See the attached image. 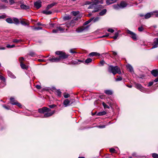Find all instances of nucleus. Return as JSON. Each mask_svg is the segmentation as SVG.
<instances>
[{"instance_id": "nucleus-42", "label": "nucleus", "mask_w": 158, "mask_h": 158, "mask_svg": "<svg viewBox=\"0 0 158 158\" xmlns=\"http://www.w3.org/2000/svg\"><path fill=\"white\" fill-rule=\"evenodd\" d=\"M15 47V45H10L9 44H8L6 45L7 48H12L13 47Z\"/></svg>"}, {"instance_id": "nucleus-29", "label": "nucleus", "mask_w": 158, "mask_h": 158, "mask_svg": "<svg viewBox=\"0 0 158 158\" xmlns=\"http://www.w3.org/2000/svg\"><path fill=\"white\" fill-rule=\"evenodd\" d=\"M92 61V59L89 58L87 59L85 61V63L86 64H88V63L91 62Z\"/></svg>"}, {"instance_id": "nucleus-48", "label": "nucleus", "mask_w": 158, "mask_h": 158, "mask_svg": "<svg viewBox=\"0 0 158 158\" xmlns=\"http://www.w3.org/2000/svg\"><path fill=\"white\" fill-rule=\"evenodd\" d=\"M10 99L11 102V104H12V103H15V102L16 101L15 100L14 98H11Z\"/></svg>"}, {"instance_id": "nucleus-52", "label": "nucleus", "mask_w": 158, "mask_h": 158, "mask_svg": "<svg viewBox=\"0 0 158 158\" xmlns=\"http://www.w3.org/2000/svg\"><path fill=\"white\" fill-rule=\"evenodd\" d=\"M110 152L111 153H114L115 152V150L113 148H111L110 149Z\"/></svg>"}, {"instance_id": "nucleus-54", "label": "nucleus", "mask_w": 158, "mask_h": 158, "mask_svg": "<svg viewBox=\"0 0 158 158\" xmlns=\"http://www.w3.org/2000/svg\"><path fill=\"white\" fill-rule=\"evenodd\" d=\"M107 31L112 33H113L114 31V30L112 29H109L107 30Z\"/></svg>"}, {"instance_id": "nucleus-22", "label": "nucleus", "mask_w": 158, "mask_h": 158, "mask_svg": "<svg viewBox=\"0 0 158 158\" xmlns=\"http://www.w3.org/2000/svg\"><path fill=\"white\" fill-rule=\"evenodd\" d=\"M100 54L96 52H92L89 53V56H99Z\"/></svg>"}, {"instance_id": "nucleus-7", "label": "nucleus", "mask_w": 158, "mask_h": 158, "mask_svg": "<svg viewBox=\"0 0 158 158\" xmlns=\"http://www.w3.org/2000/svg\"><path fill=\"white\" fill-rule=\"evenodd\" d=\"M135 87L143 92L145 91V89L140 84L136 83L135 84Z\"/></svg>"}, {"instance_id": "nucleus-23", "label": "nucleus", "mask_w": 158, "mask_h": 158, "mask_svg": "<svg viewBox=\"0 0 158 158\" xmlns=\"http://www.w3.org/2000/svg\"><path fill=\"white\" fill-rule=\"evenodd\" d=\"M127 67L128 69L131 72H133V69L132 67L129 64H128L127 65Z\"/></svg>"}, {"instance_id": "nucleus-5", "label": "nucleus", "mask_w": 158, "mask_h": 158, "mask_svg": "<svg viewBox=\"0 0 158 158\" xmlns=\"http://www.w3.org/2000/svg\"><path fill=\"white\" fill-rule=\"evenodd\" d=\"M89 27V26L86 27L82 26L77 28L76 31L78 33L84 31H87L88 30Z\"/></svg>"}, {"instance_id": "nucleus-63", "label": "nucleus", "mask_w": 158, "mask_h": 158, "mask_svg": "<svg viewBox=\"0 0 158 158\" xmlns=\"http://www.w3.org/2000/svg\"><path fill=\"white\" fill-rule=\"evenodd\" d=\"M154 81L155 82L158 81V77L154 80Z\"/></svg>"}, {"instance_id": "nucleus-8", "label": "nucleus", "mask_w": 158, "mask_h": 158, "mask_svg": "<svg viewBox=\"0 0 158 158\" xmlns=\"http://www.w3.org/2000/svg\"><path fill=\"white\" fill-rule=\"evenodd\" d=\"M42 2L40 0H38L34 3L35 6L37 9L40 8L41 6Z\"/></svg>"}, {"instance_id": "nucleus-60", "label": "nucleus", "mask_w": 158, "mask_h": 158, "mask_svg": "<svg viewBox=\"0 0 158 158\" xmlns=\"http://www.w3.org/2000/svg\"><path fill=\"white\" fill-rule=\"evenodd\" d=\"M98 127L100 128H103L105 127V125L99 126Z\"/></svg>"}, {"instance_id": "nucleus-26", "label": "nucleus", "mask_w": 158, "mask_h": 158, "mask_svg": "<svg viewBox=\"0 0 158 158\" xmlns=\"http://www.w3.org/2000/svg\"><path fill=\"white\" fill-rule=\"evenodd\" d=\"M72 18L71 16L69 15H67L64 16L63 17V19L64 20H67L71 19Z\"/></svg>"}, {"instance_id": "nucleus-14", "label": "nucleus", "mask_w": 158, "mask_h": 158, "mask_svg": "<svg viewBox=\"0 0 158 158\" xmlns=\"http://www.w3.org/2000/svg\"><path fill=\"white\" fill-rule=\"evenodd\" d=\"M20 7L21 9L24 10H28L30 8L29 6L28 5H26L23 4H22L20 5Z\"/></svg>"}, {"instance_id": "nucleus-34", "label": "nucleus", "mask_w": 158, "mask_h": 158, "mask_svg": "<svg viewBox=\"0 0 158 158\" xmlns=\"http://www.w3.org/2000/svg\"><path fill=\"white\" fill-rule=\"evenodd\" d=\"M113 8L115 9H119L120 8L119 5L117 4L116 5H114L113 6Z\"/></svg>"}, {"instance_id": "nucleus-59", "label": "nucleus", "mask_w": 158, "mask_h": 158, "mask_svg": "<svg viewBox=\"0 0 158 158\" xmlns=\"http://www.w3.org/2000/svg\"><path fill=\"white\" fill-rule=\"evenodd\" d=\"M153 82H150L148 85V86H150L153 84Z\"/></svg>"}, {"instance_id": "nucleus-13", "label": "nucleus", "mask_w": 158, "mask_h": 158, "mask_svg": "<svg viewBox=\"0 0 158 158\" xmlns=\"http://www.w3.org/2000/svg\"><path fill=\"white\" fill-rule=\"evenodd\" d=\"M151 73L155 77H156L158 75V70H153L151 71Z\"/></svg>"}, {"instance_id": "nucleus-6", "label": "nucleus", "mask_w": 158, "mask_h": 158, "mask_svg": "<svg viewBox=\"0 0 158 158\" xmlns=\"http://www.w3.org/2000/svg\"><path fill=\"white\" fill-rule=\"evenodd\" d=\"M127 33L131 35L130 37L134 40H137L136 35L135 34L129 30H127Z\"/></svg>"}, {"instance_id": "nucleus-17", "label": "nucleus", "mask_w": 158, "mask_h": 158, "mask_svg": "<svg viewBox=\"0 0 158 158\" xmlns=\"http://www.w3.org/2000/svg\"><path fill=\"white\" fill-rule=\"evenodd\" d=\"M20 66L22 69L27 70L28 68V66L26 65L23 63H21L20 64Z\"/></svg>"}, {"instance_id": "nucleus-58", "label": "nucleus", "mask_w": 158, "mask_h": 158, "mask_svg": "<svg viewBox=\"0 0 158 158\" xmlns=\"http://www.w3.org/2000/svg\"><path fill=\"white\" fill-rule=\"evenodd\" d=\"M9 1L10 5H12L15 3V2L14 0H9Z\"/></svg>"}, {"instance_id": "nucleus-47", "label": "nucleus", "mask_w": 158, "mask_h": 158, "mask_svg": "<svg viewBox=\"0 0 158 158\" xmlns=\"http://www.w3.org/2000/svg\"><path fill=\"white\" fill-rule=\"evenodd\" d=\"M6 17V16L5 14L2 15H0V19H4Z\"/></svg>"}, {"instance_id": "nucleus-20", "label": "nucleus", "mask_w": 158, "mask_h": 158, "mask_svg": "<svg viewBox=\"0 0 158 158\" xmlns=\"http://www.w3.org/2000/svg\"><path fill=\"white\" fill-rule=\"evenodd\" d=\"M106 11L107 10L106 9H104L100 12L99 15L101 16L103 15L106 14Z\"/></svg>"}, {"instance_id": "nucleus-39", "label": "nucleus", "mask_w": 158, "mask_h": 158, "mask_svg": "<svg viewBox=\"0 0 158 158\" xmlns=\"http://www.w3.org/2000/svg\"><path fill=\"white\" fill-rule=\"evenodd\" d=\"M102 105L104 106V108H109V106L107 105L105 103L103 102Z\"/></svg>"}, {"instance_id": "nucleus-9", "label": "nucleus", "mask_w": 158, "mask_h": 158, "mask_svg": "<svg viewBox=\"0 0 158 158\" xmlns=\"http://www.w3.org/2000/svg\"><path fill=\"white\" fill-rule=\"evenodd\" d=\"M157 11H154L153 12H151L150 13H147L144 16V18L145 19H148L150 18L152 16L154 15V13H157Z\"/></svg>"}, {"instance_id": "nucleus-31", "label": "nucleus", "mask_w": 158, "mask_h": 158, "mask_svg": "<svg viewBox=\"0 0 158 158\" xmlns=\"http://www.w3.org/2000/svg\"><path fill=\"white\" fill-rule=\"evenodd\" d=\"M12 105H17L19 107H22L20 103L18 102L17 101L15 102V103H12Z\"/></svg>"}, {"instance_id": "nucleus-35", "label": "nucleus", "mask_w": 158, "mask_h": 158, "mask_svg": "<svg viewBox=\"0 0 158 158\" xmlns=\"http://www.w3.org/2000/svg\"><path fill=\"white\" fill-rule=\"evenodd\" d=\"M20 23H21L22 25H24V26H26V25L28 26L29 25L28 23H27L26 22H25L24 21H23V20H21L20 21Z\"/></svg>"}, {"instance_id": "nucleus-16", "label": "nucleus", "mask_w": 158, "mask_h": 158, "mask_svg": "<svg viewBox=\"0 0 158 158\" xmlns=\"http://www.w3.org/2000/svg\"><path fill=\"white\" fill-rule=\"evenodd\" d=\"M56 2H53L50 4H49L48 5L46 9L47 10L49 9L52 7L53 6L56 4Z\"/></svg>"}, {"instance_id": "nucleus-12", "label": "nucleus", "mask_w": 158, "mask_h": 158, "mask_svg": "<svg viewBox=\"0 0 158 158\" xmlns=\"http://www.w3.org/2000/svg\"><path fill=\"white\" fill-rule=\"evenodd\" d=\"M70 101L68 99H66L63 102V104L65 107H67L70 105Z\"/></svg>"}, {"instance_id": "nucleus-43", "label": "nucleus", "mask_w": 158, "mask_h": 158, "mask_svg": "<svg viewBox=\"0 0 158 158\" xmlns=\"http://www.w3.org/2000/svg\"><path fill=\"white\" fill-rule=\"evenodd\" d=\"M24 58L23 57H20L19 58V61L20 63V64H21V63H23V61L24 60Z\"/></svg>"}, {"instance_id": "nucleus-15", "label": "nucleus", "mask_w": 158, "mask_h": 158, "mask_svg": "<svg viewBox=\"0 0 158 158\" xmlns=\"http://www.w3.org/2000/svg\"><path fill=\"white\" fill-rule=\"evenodd\" d=\"M8 75V76L12 78H15V76L10 71H7Z\"/></svg>"}, {"instance_id": "nucleus-30", "label": "nucleus", "mask_w": 158, "mask_h": 158, "mask_svg": "<svg viewBox=\"0 0 158 158\" xmlns=\"http://www.w3.org/2000/svg\"><path fill=\"white\" fill-rule=\"evenodd\" d=\"M29 54V55H30V56H31L35 57V56H37L36 55L35 53L32 51L30 52Z\"/></svg>"}, {"instance_id": "nucleus-61", "label": "nucleus", "mask_w": 158, "mask_h": 158, "mask_svg": "<svg viewBox=\"0 0 158 158\" xmlns=\"http://www.w3.org/2000/svg\"><path fill=\"white\" fill-rule=\"evenodd\" d=\"M35 87L37 89H40L41 88V86L38 85H36L35 86Z\"/></svg>"}, {"instance_id": "nucleus-41", "label": "nucleus", "mask_w": 158, "mask_h": 158, "mask_svg": "<svg viewBox=\"0 0 158 158\" xmlns=\"http://www.w3.org/2000/svg\"><path fill=\"white\" fill-rule=\"evenodd\" d=\"M21 41V40H17V39H14L13 41V42L16 43H18Z\"/></svg>"}, {"instance_id": "nucleus-46", "label": "nucleus", "mask_w": 158, "mask_h": 158, "mask_svg": "<svg viewBox=\"0 0 158 158\" xmlns=\"http://www.w3.org/2000/svg\"><path fill=\"white\" fill-rule=\"evenodd\" d=\"M72 13L74 16H76L78 14L79 12L78 11H73Z\"/></svg>"}, {"instance_id": "nucleus-56", "label": "nucleus", "mask_w": 158, "mask_h": 158, "mask_svg": "<svg viewBox=\"0 0 158 158\" xmlns=\"http://www.w3.org/2000/svg\"><path fill=\"white\" fill-rule=\"evenodd\" d=\"M56 106L55 105L53 104V105H49V106L50 108H53L55 107H56Z\"/></svg>"}, {"instance_id": "nucleus-3", "label": "nucleus", "mask_w": 158, "mask_h": 158, "mask_svg": "<svg viewBox=\"0 0 158 158\" xmlns=\"http://www.w3.org/2000/svg\"><path fill=\"white\" fill-rule=\"evenodd\" d=\"M108 71L110 73H112L114 75L116 73L120 74L121 73L120 69L118 66H113L112 65L109 66Z\"/></svg>"}, {"instance_id": "nucleus-62", "label": "nucleus", "mask_w": 158, "mask_h": 158, "mask_svg": "<svg viewBox=\"0 0 158 158\" xmlns=\"http://www.w3.org/2000/svg\"><path fill=\"white\" fill-rule=\"evenodd\" d=\"M100 64H101L103 65H104V64H105V62L104 60H102L100 61Z\"/></svg>"}, {"instance_id": "nucleus-4", "label": "nucleus", "mask_w": 158, "mask_h": 158, "mask_svg": "<svg viewBox=\"0 0 158 158\" xmlns=\"http://www.w3.org/2000/svg\"><path fill=\"white\" fill-rule=\"evenodd\" d=\"M103 0H94V2L95 4H91L88 8V9H92L94 8L96 6V5L97 4L100 3V4L103 3Z\"/></svg>"}, {"instance_id": "nucleus-11", "label": "nucleus", "mask_w": 158, "mask_h": 158, "mask_svg": "<svg viewBox=\"0 0 158 158\" xmlns=\"http://www.w3.org/2000/svg\"><path fill=\"white\" fill-rule=\"evenodd\" d=\"M128 5H129L128 4L124 1L121 2L119 4L121 8H123L125 7Z\"/></svg>"}, {"instance_id": "nucleus-57", "label": "nucleus", "mask_w": 158, "mask_h": 158, "mask_svg": "<svg viewBox=\"0 0 158 158\" xmlns=\"http://www.w3.org/2000/svg\"><path fill=\"white\" fill-rule=\"evenodd\" d=\"M58 30L57 28L56 29H54L52 30V32L54 33H57L58 32Z\"/></svg>"}, {"instance_id": "nucleus-51", "label": "nucleus", "mask_w": 158, "mask_h": 158, "mask_svg": "<svg viewBox=\"0 0 158 158\" xmlns=\"http://www.w3.org/2000/svg\"><path fill=\"white\" fill-rule=\"evenodd\" d=\"M73 21L72 20L71 21V23H67L66 24V26L68 27H70L71 23H73Z\"/></svg>"}, {"instance_id": "nucleus-1", "label": "nucleus", "mask_w": 158, "mask_h": 158, "mask_svg": "<svg viewBox=\"0 0 158 158\" xmlns=\"http://www.w3.org/2000/svg\"><path fill=\"white\" fill-rule=\"evenodd\" d=\"M55 54L59 56L58 57H55L54 56L52 58L49 59V60L52 62H57L60 61L62 59L67 58L69 56V55L66 54L63 51H57L55 52Z\"/></svg>"}, {"instance_id": "nucleus-21", "label": "nucleus", "mask_w": 158, "mask_h": 158, "mask_svg": "<svg viewBox=\"0 0 158 158\" xmlns=\"http://www.w3.org/2000/svg\"><path fill=\"white\" fill-rule=\"evenodd\" d=\"M56 28H57L58 30V31H60L61 32H62L64 31V28H62L60 26H57L56 27Z\"/></svg>"}, {"instance_id": "nucleus-10", "label": "nucleus", "mask_w": 158, "mask_h": 158, "mask_svg": "<svg viewBox=\"0 0 158 158\" xmlns=\"http://www.w3.org/2000/svg\"><path fill=\"white\" fill-rule=\"evenodd\" d=\"M158 47V39L155 38L154 40V44L152 48H156Z\"/></svg>"}, {"instance_id": "nucleus-33", "label": "nucleus", "mask_w": 158, "mask_h": 158, "mask_svg": "<svg viewBox=\"0 0 158 158\" xmlns=\"http://www.w3.org/2000/svg\"><path fill=\"white\" fill-rule=\"evenodd\" d=\"M56 93L58 96L59 97L61 96V92L60 90H57L56 91Z\"/></svg>"}, {"instance_id": "nucleus-28", "label": "nucleus", "mask_w": 158, "mask_h": 158, "mask_svg": "<svg viewBox=\"0 0 158 158\" xmlns=\"http://www.w3.org/2000/svg\"><path fill=\"white\" fill-rule=\"evenodd\" d=\"M6 21L8 23H13V20H12V19L10 18H8L6 19Z\"/></svg>"}, {"instance_id": "nucleus-38", "label": "nucleus", "mask_w": 158, "mask_h": 158, "mask_svg": "<svg viewBox=\"0 0 158 158\" xmlns=\"http://www.w3.org/2000/svg\"><path fill=\"white\" fill-rule=\"evenodd\" d=\"M99 19V17H97L95 18H93V19L92 21H93V22L95 23L98 21Z\"/></svg>"}, {"instance_id": "nucleus-36", "label": "nucleus", "mask_w": 158, "mask_h": 158, "mask_svg": "<svg viewBox=\"0 0 158 158\" xmlns=\"http://www.w3.org/2000/svg\"><path fill=\"white\" fill-rule=\"evenodd\" d=\"M119 34L118 32H115L114 34V36H113L112 38L114 40H116Z\"/></svg>"}, {"instance_id": "nucleus-44", "label": "nucleus", "mask_w": 158, "mask_h": 158, "mask_svg": "<svg viewBox=\"0 0 158 158\" xmlns=\"http://www.w3.org/2000/svg\"><path fill=\"white\" fill-rule=\"evenodd\" d=\"M42 29V28L40 27H35L33 28V29L35 30H39Z\"/></svg>"}, {"instance_id": "nucleus-40", "label": "nucleus", "mask_w": 158, "mask_h": 158, "mask_svg": "<svg viewBox=\"0 0 158 158\" xmlns=\"http://www.w3.org/2000/svg\"><path fill=\"white\" fill-rule=\"evenodd\" d=\"M37 25L39 26H41L44 27H45V28H48V27H46V25L44 24L41 23L39 22L37 23Z\"/></svg>"}, {"instance_id": "nucleus-45", "label": "nucleus", "mask_w": 158, "mask_h": 158, "mask_svg": "<svg viewBox=\"0 0 158 158\" xmlns=\"http://www.w3.org/2000/svg\"><path fill=\"white\" fill-rule=\"evenodd\" d=\"M70 95L69 94L65 93L64 94V96L65 98H67L70 97Z\"/></svg>"}, {"instance_id": "nucleus-18", "label": "nucleus", "mask_w": 158, "mask_h": 158, "mask_svg": "<svg viewBox=\"0 0 158 158\" xmlns=\"http://www.w3.org/2000/svg\"><path fill=\"white\" fill-rule=\"evenodd\" d=\"M48 10H46L43 11L42 13L46 15H48L52 14V12L51 11Z\"/></svg>"}, {"instance_id": "nucleus-25", "label": "nucleus", "mask_w": 158, "mask_h": 158, "mask_svg": "<svg viewBox=\"0 0 158 158\" xmlns=\"http://www.w3.org/2000/svg\"><path fill=\"white\" fill-rule=\"evenodd\" d=\"M106 113L105 111H103L99 112L97 114V115L98 116H102L106 114Z\"/></svg>"}, {"instance_id": "nucleus-2", "label": "nucleus", "mask_w": 158, "mask_h": 158, "mask_svg": "<svg viewBox=\"0 0 158 158\" xmlns=\"http://www.w3.org/2000/svg\"><path fill=\"white\" fill-rule=\"evenodd\" d=\"M51 110L50 109L46 107H44L41 108H40L38 109V111L39 113H43L45 112L44 117V118H47L52 116L55 112V110H53L51 112H49L51 111Z\"/></svg>"}, {"instance_id": "nucleus-49", "label": "nucleus", "mask_w": 158, "mask_h": 158, "mask_svg": "<svg viewBox=\"0 0 158 158\" xmlns=\"http://www.w3.org/2000/svg\"><path fill=\"white\" fill-rule=\"evenodd\" d=\"M138 30L139 31H142L144 29L142 26H141L138 27Z\"/></svg>"}, {"instance_id": "nucleus-19", "label": "nucleus", "mask_w": 158, "mask_h": 158, "mask_svg": "<svg viewBox=\"0 0 158 158\" xmlns=\"http://www.w3.org/2000/svg\"><path fill=\"white\" fill-rule=\"evenodd\" d=\"M117 0H106V2L108 5H110L115 2Z\"/></svg>"}, {"instance_id": "nucleus-37", "label": "nucleus", "mask_w": 158, "mask_h": 158, "mask_svg": "<svg viewBox=\"0 0 158 158\" xmlns=\"http://www.w3.org/2000/svg\"><path fill=\"white\" fill-rule=\"evenodd\" d=\"M152 156L154 158H158V154L156 153H153L152 154Z\"/></svg>"}, {"instance_id": "nucleus-27", "label": "nucleus", "mask_w": 158, "mask_h": 158, "mask_svg": "<svg viewBox=\"0 0 158 158\" xmlns=\"http://www.w3.org/2000/svg\"><path fill=\"white\" fill-rule=\"evenodd\" d=\"M105 93L108 95H111L112 94V92L110 90H106L104 91Z\"/></svg>"}, {"instance_id": "nucleus-55", "label": "nucleus", "mask_w": 158, "mask_h": 158, "mask_svg": "<svg viewBox=\"0 0 158 158\" xmlns=\"http://www.w3.org/2000/svg\"><path fill=\"white\" fill-rule=\"evenodd\" d=\"M70 53H76L77 52L74 51L73 49H71L70 50Z\"/></svg>"}, {"instance_id": "nucleus-50", "label": "nucleus", "mask_w": 158, "mask_h": 158, "mask_svg": "<svg viewBox=\"0 0 158 158\" xmlns=\"http://www.w3.org/2000/svg\"><path fill=\"white\" fill-rule=\"evenodd\" d=\"M0 79L1 80H2L4 81H5L6 79L3 76H2L1 75H0Z\"/></svg>"}, {"instance_id": "nucleus-64", "label": "nucleus", "mask_w": 158, "mask_h": 158, "mask_svg": "<svg viewBox=\"0 0 158 158\" xmlns=\"http://www.w3.org/2000/svg\"><path fill=\"white\" fill-rule=\"evenodd\" d=\"M112 52L113 55L114 56H116L117 54V53L114 51H112Z\"/></svg>"}, {"instance_id": "nucleus-24", "label": "nucleus", "mask_w": 158, "mask_h": 158, "mask_svg": "<svg viewBox=\"0 0 158 158\" xmlns=\"http://www.w3.org/2000/svg\"><path fill=\"white\" fill-rule=\"evenodd\" d=\"M13 20L14 21L13 23L16 24H17L19 23V21L18 18H13Z\"/></svg>"}, {"instance_id": "nucleus-32", "label": "nucleus", "mask_w": 158, "mask_h": 158, "mask_svg": "<svg viewBox=\"0 0 158 158\" xmlns=\"http://www.w3.org/2000/svg\"><path fill=\"white\" fill-rule=\"evenodd\" d=\"M93 18H91L89 20L85 22L84 24V25H86L89 23L91 21L93 20Z\"/></svg>"}, {"instance_id": "nucleus-53", "label": "nucleus", "mask_w": 158, "mask_h": 158, "mask_svg": "<svg viewBox=\"0 0 158 158\" xmlns=\"http://www.w3.org/2000/svg\"><path fill=\"white\" fill-rule=\"evenodd\" d=\"M122 77H119L118 78H116L115 79V81H121L122 80Z\"/></svg>"}]
</instances>
